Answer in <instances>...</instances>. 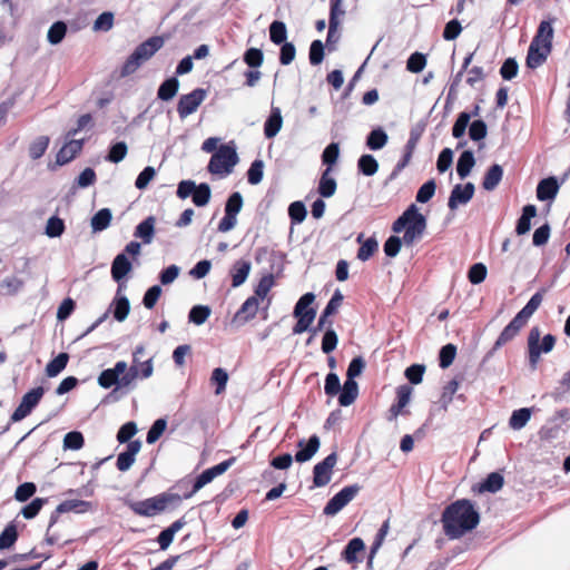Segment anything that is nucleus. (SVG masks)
<instances>
[{"instance_id": "obj_30", "label": "nucleus", "mask_w": 570, "mask_h": 570, "mask_svg": "<svg viewBox=\"0 0 570 570\" xmlns=\"http://www.w3.org/2000/svg\"><path fill=\"white\" fill-rule=\"evenodd\" d=\"M112 213L109 208H101L94 214L90 220L92 233H100L107 229L111 223Z\"/></svg>"}, {"instance_id": "obj_23", "label": "nucleus", "mask_w": 570, "mask_h": 570, "mask_svg": "<svg viewBox=\"0 0 570 570\" xmlns=\"http://www.w3.org/2000/svg\"><path fill=\"white\" fill-rule=\"evenodd\" d=\"M83 141L71 139L67 144H65L56 156V164L58 166H63L71 161L76 155L82 149Z\"/></svg>"}, {"instance_id": "obj_56", "label": "nucleus", "mask_w": 570, "mask_h": 570, "mask_svg": "<svg viewBox=\"0 0 570 570\" xmlns=\"http://www.w3.org/2000/svg\"><path fill=\"white\" fill-rule=\"evenodd\" d=\"M456 355V346L452 343L445 344L439 352V366L448 368L454 361Z\"/></svg>"}, {"instance_id": "obj_28", "label": "nucleus", "mask_w": 570, "mask_h": 570, "mask_svg": "<svg viewBox=\"0 0 570 570\" xmlns=\"http://www.w3.org/2000/svg\"><path fill=\"white\" fill-rule=\"evenodd\" d=\"M387 141V132L382 127H376L367 134L365 145L370 150L376 151L384 148Z\"/></svg>"}, {"instance_id": "obj_53", "label": "nucleus", "mask_w": 570, "mask_h": 570, "mask_svg": "<svg viewBox=\"0 0 570 570\" xmlns=\"http://www.w3.org/2000/svg\"><path fill=\"white\" fill-rule=\"evenodd\" d=\"M379 248V243L374 236L365 239L357 250V258L362 262L368 261Z\"/></svg>"}, {"instance_id": "obj_16", "label": "nucleus", "mask_w": 570, "mask_h": 570, "mask_svg": "<svg viewBox=\"0 0 570 570\" xmlns=\"http://www.w3.org/2000/svg\"><path fill=\"white\" fill-rule=\"evenodd\" d=\"M321 446V440L316 434L309 436L306 441L301 439L297 442L298 451L295 453V461L298 463H305L309 461L318 451Z\"/></svg>"}, {"instance_id": "obj_44", "label": "nucleus", "mask_w": 570, "mask_h": 570, "mask_svg": "<svg viewBox=\"0 0 570 570\" xmlns=\"http://www.w3.org/2000/svg\"><path fill=\"white\" fill-rule=\"evenodd\" d=\"M67 23L62 20L53 22L47 33V40L50 45H59L67 33Z\"/></svg>"}, {"instance_id": "obj_14", "label": "nucleus", "mask_w": 570, "mask_h": 570, "mask_svg": "<svg viewBox=\"0 0 570 570\" xmlns=\"http://www.w3.org/2000/svg\"><path fill=\"white\" fill-rule=\"evenodd\" d=\"M343 294L338 289H336L332 295L331 299L327 302L322 314L320 315L317 325L311 330V333H313V335H316L320 331H322L323 328H327V326H330L331 321H328V317L337 312L338 307L343 302Z\"/></svg>"}, {"instance_id": "obj_47", "label": "nucleus", "mask_w": 570, "mask_h": 570, "mask_svg": "<svg viewBox=\"0 0 570 570\" xmlns=\"http://www.w3.org/2000/svg\"><path fill=\"white\" fill-rule=\"evenodd\" d=\"M18 530L13 522H10L0 534V550L11 548L18 540Z\"/></svg>"}, {"instance_id": "obj_36", "label": "nucleus", "mask_w": 570, "mask_h": 570, "mask_svg": "<svg viewBox=\"0 0 570 570\" xmlns=\"http://www.w3.org/2000/svg\"><path fill=\"white\" fill-rule=\"evenodd\" d=\"M527 323L528 321L517 313L512 321L501 331V345L511 341Z\"/></svg>"}, {"instance_id": "obj_48", "label": "nucleus", "mask_w": 570, "mask_h": 570, "mask_svg": "<svg viewBox=\"0 0 570 570\" xmlns=\"http://www.w3.org/2000/svg\"><path fill=\"white\" fill-rule=\"evenodd\" d=\"M210 308L207 305H195L188 313V321L195 325H203L210 316Z\"/></svg>"}, {"instance_id": "obj_59", "label": "nucleus", "mask_w": 570, "mask_h": 570, "mask_svg": "<svg viewBox=\"0 0 570 570\" xmlns=\"http://www.w3.org/2000/svg\"><path fill=\"white\" fill-rule=\"evenodd\" d=\"M264 177V161L262 159H255L249 169L247 170V181L250 185H257L263 180Z\"/></svg>"}, {"instance_id": "obj_15", "label": "nucleus", "mask_w": 570, "mask_h": 570, "mask_svg": "<svg viewBox=\"0 0 570 570\" xmlns=\"http://www.w3.org/2000/svg\"><path fill=\"white\" fill-rule=\"evenodd\" d=\"M551 51L552 49L549 47H544L543 45L531 40L525 58L527 68L534 70L542 66L547 61Z\"/></svg>"}, {"instance_id": "obj_63", "label": "nucleus", "mask_w": 570, "mask_h": 570, "mask_svg": "<svg viewBox=\"0 0 570 570\" xmlns=\"http://www.w3.org/2000/svg\"><path fill=\"white\" fill-rule=\"evenodd\" d=\"M127 153V144L125 141H117L110 147L106 159L110 163L118 164L126 157Z\"/></svg>"}, {"instance_id": "obj_4", "label": "nucleus", "mask_w": 570, "mask_h": 570, "mask_svg": "<svg viewBox=\"0 0 570 570\" xmlns=\"http://www.w3.org/2000/svg\"><path fill=\"white\" fill-rule=\"evenodd\" d=\"M181 497L177 493L163 492L158 495L141 500H127L125 504L137 515L155 517L166 510L173 502H180Z\"/></svg>"}, {"instance_id": "obj_13", "label": "nucleus", "mask_w": 570, "mask_h": 570, "mask_svg": "<svg viewBox=\"0 0 570 570\" xmlns=\"http://www.w3.org/2000/svg\"><path fill=\"white\" fill-rule=\"evenodd\" d=\"M561 184L556 176H549L540 179L535 189L537 199L551 204L556 199ZM549 209L550 205H548V210Z\"/></svg>"}, {"instance_id": "obj_17", "label": "nucleus", "mask_w": 570, "mask_h": 570, "mask_svg": "<svg viewBox=\"0 0 570 570\" xmlns=\"http://www.w3.org/2000/svg\"><path fill=\"white\" fill-rule=\"evenodd\" d=\"M474 195V185L466 183L465 185H455L451 190L448 206L450 209H455L460 204H466Z\"/></svg>"}, {"instance_id": "obj_9", "label": "nucleus", "mask_w": 570, "mask_h": 570, "mask_svg": "<svg viewBox=\"0 0 570 570\" xmlns=\"http://www.w3.org/2000/svg\"><path fill=\"white\" fill-rule=\"evenodd\" d=\"M208 90L196 88L189 94L181 95L177 102V112L180 119H185L196 112L198 107L207 98Z\"/></svg>"}, {"instance_id": "obj_27", "label": "nucleus", "mask_w": 570, "mask_h": 570, "mask_svg": "<svg viewBox=\"0 0 570 570\" xmlns=\"http://www.w3.org/2000/svg\"><path fill=\"white\" fill-rule=\"evenodd\" d=\"M155 223L154 216L146 217L136 226L134 236L140 238L144 244H150L155 235Z\"/></svg>"}, {"instance_id": "obj_25", "label": "nucleus", "mask_w": 570, "mask_h": 570, "mask_svg": "<svg viewBox=\"0 0 570 570\" xmlns=\"http://www.w3.org/2000/svg\"><path fill=\"white\" fill-rule=\"evenodd\" d=\"M283 117L278 107L272 106L271 114L264 124V135L266 138L275 137L282 129Z\"/></svg>"}, {"instance_id": "obj_21", "label": "nucleus", "mask_w": 570, "mask_h": 570, "mask_svg": "<svg viewBox=\"0 0 570 570\" xmlns=\"http://www.w3.org/2000/svg\"><path fill=\"white\" fill-rule=\"evenodd\" d=\"M538 214L537 206L533 204H527L522 207L521 215L517 219L515 234L522 236L531 230V219Z\"/></svg>"}, {"instance_id": "obj_39", "label": "nucleus", "mask_w": 570, "mask_h": 570, "mask_svg": "<svg viewBox=\"0 0 570 570\" xmlns=\"http://www.w3.org/2000/svg\"><path fill=\"white\" fill-rule=\"evenodd\" d=\"M421 130L412 129L410 138L405 145V151L401 160H399V169H404L412 158V154L421 138Z\"/></svg>"}, {"instance_id": "obj_49", "label": "nucleus", "mask_w": 570, "mask_h": 570, "mask_svg": "<svg viewBox=\"0 0 570 570\" xmlns=\"http://www.w3.org/2000/svg\"><path fill=\"white\" fill-rule=\"evenodd\" d=\"M228 373L223 367H216L213 370L210 375V383L216 385L215 394L219 395L226 390L228 382Z\"/></svg>"}, {"instance_id": "obj_37", "label": "nucleus", "mask_w": 570, "mask_h": 570, "mask_svg": "<svg viewBox=\"0 0 570 570\" xmlns=\"http://www.w3.org/2000/svg\"><path fill=\"white\" fill-rule=\"evenodd\" d=\"M547 292L546 288H540L535 292L527 304L518 312L524 320L529 321L530 317L535 313L542 303L543 294Z\"/></svg>"}, {"instance_id": "obj_52", "label": "nucleus", "mask_w": 570, "mask_h": 570, "mask_svg": "<svg viewBox=\"0 0 570 570\" xmlns=\"http://www.w3.org/2000/svg\"><path fill=\"white\" fill-rule=\"evenodd\" d=\"M65 228L63 219L53 215L47 220L45 234L50 238H57L63 234Z\"/></svg>"}, {"instance_id": "obj_45", "label": "nucleus", "mask_w": 570, "mask_h": 570, "mask_svg": "<svg viewBox=\"0 0 570 570\" xmlns=\"http://www.w3.org/2000/svg\"><path fill=\"white\" fill-rule=\"evenodd\" d=\"M269 39L274 45H282L287 42V28L285 22L281 20H274L269 24Z\"/></svg>"}, {"instance_id": "obj_20", "label": "nucleus", "mask_w": 570, "mask_h": 570, "mask_svg": "<svg viewBox=\"0 0 570 570\" xmlns=\"http://www.w3.org/2000/svg\"><path fill=\"white\" fill-rule=\"evenodd\" d=\"M554 21H556L554 17L549 18L547 20H542L538 26L535 35L532 38V41H537L538 43L552 49L553 48L552 41H553V36H554V29L552 27V23Z\"/></svg>"}, {"instance_id": "obj_55", "label": "nucleus", "mask_w": 570, "mask_h": 570, "mask_svg": "<svg viewBox=\"0 0 570 570\" xmlns=\"http://www.w3.org/2000/svg\"><path fill=\"white\" fill-rule=\"evenodd\" d=\"M167 428V420L164 417H159L149 428L147 435H146V442L148 444H154L156 441L159 440V438L163 435Z\"/></svg>"}, {"instance_id": "obj_19", "label": "nucleus", "mask_w": 570, "mask_h": 570, "mask_svg": "<svg viewBox=\"0 0 570 570\" xmlns=\"http://www.w3.org/2000/svg\"><path fill=\"white\" fill-rule=\"evenodd\" d=\"M258 311V298L256 296L248 297L236 312L233 317V323L244 325L255 317Z\"/></svg>"}, {"instance_id": "obj_64", "label": "nucleus", "mask_w": 570, "mask_h": 570, "mask_svg": "<svg viewBox=\"0 0 570 570\" xmlns=\"http://www.w3.org/2000/svg\"><path fill=\"white\" fill-rule=\"evenodd\" d=\"M436 184L434 179L425 181L417 190L415 199L417 203H428L435 194Z\"/></svg>"}, {"instance_id": "obj_3", "label": "nucleus", "mask_w": 570, "mask_h": 570, "mask_svg": "<svg viewBox=\"0 0 570 570\" xmlns=\"http://www.w3.org/2000/svg\"><path fill=\"white\" fill-rule=\"evenodd\" d=\"M165 40L160 36H153L138 45L121 67V76L126 77L135 71L158 50L163 48Z\"/></svg>"}, {"instance_id": "obj_2", "label": "nucleus", "mask_w": 570, "mask_h": 570, "mask_svg": "<svg viewBox=\"0 0 570 570\" xmlns=\"http://www.w3.org/2000/svg\"><path fill=\"white\" fill-rule=\"evenodd\" d=\"M138 379V366L130 365L125 361H118L112 367L102 370L97 377L100 387L108 390L114 387L108 397L115 396L118 392L127 394L136 387Z\"/></svg>"}, {"instance_id": "obj_7", "label": "nucleus", "mask_w": 570, "mask_h": 570, "mask_svg": "<svg viewBox=\"0 0 570 570\" xmlns=\"http://www.w3.org/2000/svg\"><path fill=\"white\" fill-rule=\"evenodd\" d=\"M426 217L420 213L415 204H411L401 216H399L393 225L392 230L394 233H401L403 229H416L425 232L426 229Z\"/></svg>"}, {"instance_id": "obj_18", "label": "nucleus", "mask_w": 570, "mask_h": 570, "mask_svg": "<svg viewBox=\"0 0 570 570\" xmlns=\"http://www.w3.org/2000/svg\"><path fill=\"white\" fill-rule=\"evenodd\" d=\"M124 285L119 284L117 295L110 304L112 316L117 322H124L130 312V302L127 296L120 295Z\"/></svg>"}, {"instance_id": "obj_32", "label": "nucleus", "mask_w": 570, "mask_h": 570, "mask_svg": "<svg viewBox=\"0 0 570 570\" xmlns=\"http://www.w3.org/2000/svg\"><path fill=\"white\" fill-rule=\"evenodd\" d=\"M338 403L341 406H350L356 400L358 395L357 382L345 381L341 391L338 392Z\"/></svg>"}, {"instance_id": "obj_33", "label": "nucleus", "mask_w": 570, "mask_h": 570, "mask_svg": "<svg viewBox=\"0 0 570 570\" xmlns=\"http://www.w3.org/2000/svg\"><path fill=\"white\" fill-rule=\"evenodd\" d=\"M330 174H331V168H326L322 173V176L318 181L317 191L324 198L332 197L335 194L336 188H337L335 178L331 177Z\"/></svg>"}, {"instance_id": "obj_29", "label": "nucleus", "mask_w": 570, "mask_h": 570, "mask_svg": "<svg viewBox=\"0 0 570 570\" xmlns=\"http://www.w3.org/2000/svg\"><path fill=\"white\" fill-rule=\"evenodd\" d=\"M475 494L485 492L495 493L499 491V471L491 472L483 481L475 483L471 488Z\"/></svg>"}, {"instance_id": "obj_61", "label": "nucleus", "mask_w": 570, "mask_h": 570, "mask_svg": "<svg viewBox=\"0 0 570 570\" xmlns=\"http://www.w3.org/2000/svg\"><path fill=\"white\" fill-rule=\"evenodd\" d=\"M340 156L338 142L328 144L322 153V163L332 169Z\"/></svg>"}, {"instance_id": "obj_58", "label": "nucleus", "mask_w": 570, "mask_h": 570, "mask_svg": "<svg viewBox=\"0 0 570 570\" xmlns=\"http://www.w3.org/2000/svg\"><path fill=\"white\" fill-rule=\"evenodd\" d=\"M338 344V336L336 332L332 327V322H330V326H327L323 338H322V351L325 354H330L333 352Z\"/></svg>"}, {"instance_id": "obj_41", "label": "nucleus", "mask_w": 570, "mask_h": 570, "mask_svg": "<svg viewBox=\"0 0 570 570\" xmlns=\"http://www.w3.org/2000/svg\"><path fill=\"white\" fill-rule=\"evenodd\" d=\"M379 161L371 154H364L357 160L358 171L367 177L375 175L379 170Z\"/></svg>"}, {"instance_id": "obj_10", "label": "nucleus", "mask_w": 570, "mask_h": 570, "mask_svg": "<svg viewBox=\"0 0 570 570\" xmlns=\"http://www.w3.org/2000/svg\"><path fill=\"white\" fill-rule=\"evenodd\" d=\"M360 490L361 487L356 483L344 487L327 501L326 505L324 507L323 513L325 515L337 514L356 497Z\"/></svg>"}, {"instance_id": "obj_12", "label": "nucleus", "mask_w": 570, "mask_h": 570, "mask_svg": "<svg viewBox=\"0 0 570 570\" xmlns=\"http://www.w3.org/2000/svg\"><path fill=\"white\" fill-rule=\"evenodd\" d=\"M337 462L336 452H332L313 468V484L316 488L327 485L332 479L333 468Z\"/></svg>"}, {"instance_id": "obj_5", "label": "nucleus", "mask_w": 570, "mask_h": 570, "mask_svg": "<svg viewBox=\"0 0 570 570\" xmlns=\"http://www.w3.org/2000/svg\"><path fill=\"white\" fill-rule=\"evenodd\" d=\"M540 336L541 331L538 326H533L528 334V361L532 371L537 370L541 355L550 353L557 342L553 334H546L542 338Z\"/></svg>"}, {"instance_id": "obj_42", "label": "nucleus", "mask_w": 570, "mask_h": 570, "mask_svg": "<svg viewBox=\"0 0 570 570\" xmlns=\"http://www.w3.org/2000/svg\"><path fill=\"white\" fill-rule=\"evenodd\" d=\"M91 509V503L85 500H66L58 504V512L86 513Z\"/></svg>"}, {"instance_id": "obj_46", "label": "nucleus", "mask_w": 570, "mask_h": 570, "mask_svg": "<svg viewBox=\"0 0 570 570\" xmlns=\"http://www.w3.org/2000/svg\"><path fill=\"white\" fill-rule=\"evenodd\" d=\"M212 197V189L207 183H200L195 189L191 200L197 207L206 206Z\"/></svg>"}, {"instance_id": "obj_43", "label": "nucleus", "mask_w": 570, "mask_h": 570, "mask_svg": "<svg viewBox=\"0 0 570 570\" xmlns=\"http://www.w3.org/2000/svg\"><path fill=\"white\" fill-rule=\"evenodd\" d=\"M295 318H297V322L296 324L293 326V334H302L306 331H309L311 332V325L312 323L314 322L315 317H316V309L315 308H309L307 309L304 314H302L301 316H294Z\"/></svg>"}, {"instance_id": "obj_34", "label": "nucleus", "mask_w": 570, "mask_h": 570, "mask_svg": "<svg viewBox=\"0 0 570 570\" xmlns=\"http://www.w3.org/2000/svg\"><path fill=\"white\" fill-rule=\"evenodd\" d=\"M531 414V407H520L514 410L509 419V426L514 431L523 429L530 421Z\"/></svg>"}, {"instance_id": "obj_1", "label": "nucleus", "mask_w": 570, "mask_h": 570, "mask_svg": "<svg viewBox=\"0 0 570 570\" xmlns=\"http://www.w3.org/2000/svg\"><path fill=\"white\" fill-rule=\"evenodd\" d=\"M441 522L444 534L449 539L455 540L478 527L480 513L471 500L459 499L445 507Z\"/></svg>"}, {"instance_id": "obj_6", "label": "nucleus", "mask_w": 570, "mask_h": 570, "mask_svg": "<svg viewBox=\"0 0 570 570\" xmlns=\"http://www.w3.org/2000/svg\"><path fill=\"white\" fill-rule=\"evenodd\" d=\"M238 163V155L235 147L222 145L210 157L207 169L213 175L222 177L232 174L233 168Z\"/></svg>"}, {"instance_id": "obj_62", "label": "nucleus", "mask_w": 570, "mask_h": 570, "mask_svg": "<svg viewBox=\"0 0 570 570\" xmlns=\"http://www.w3.org/2000/svg\"><path fill=\"white\" fill-rule=\"evenodd\" d=\"M83 443V435L79 431H70L63 436V448L67 450H80Z\"/></svg>"}, {"instance_id": "obj_38", "label": "nucleus", "mask_w": 570, "mask_h": 570, "mask_svg": "<svg viewBox=\"0 0 570 570\" xmlns=\"http://www.w3.org/2000/svg\"><path fill=\"white\" fill-rule=\"evenodd\" d=\"M547 292L546 288H540L535 292L527 304L518 312L524 320L529 321L530 317L535 313L542 303L543 294Z\"/></svg>"}, {"instance_id": "obj_8", "label": "nucleus", "mask_w": 570, "mask_h": 570, "mask_svg": "<svg viewBox=\"0 0 570 570\" xmlns=\"http://www.w3.org/2000/svg\"><path fill=\"white\" fill-rule=\"evenodd\" d=\"M235 462V458H229L212 468L204 470L194 481L193 488L189 492L185 493L181 499H190L206 484L210 483L216 476L225 473L232 464Z\"/></svg>"}, {"instance_id": "obj_50", "label": "nucleus", "mask_w": 570, "mask_h": 570, "mask_svg": "<svg viewBox=\"0 0 570 570\" xmlns=\"http://www.w3.org/2000/svg\"><path fill=\"white\" fill-rule=\"evenodd\" d=\"M49 141L50 139L48 136H39L36 138L29 146L30 158L33 160L41 158L49 146Z\"/></svg>"}, {"instance_id": "obj_35", "label": "nucleus", "mask_w": 570, "mask_h": 570, "mask_svg": "<svg viewBox=\"0 0 570 570\" xmlns=\"http://www.w3.org/2000/svg\"><path fill=\"white\" fill-rule=\"evenodd\" d=\"M364 549V541L361 538H353L348 541L342 551V558L347 563H354L357 561V553L362 552Z\"/></svg>"}, {"instance_id": "obj_31", "label": "nucleus", "mask_w": 570, "mask_h": 570, "mask_svg": "<svg viewBox=\"0 0 570 570\" xmlns=\"http://www.w3.org/2000/svg\"><path fill=\"white\" fill-rule=\"evenodd\" d=\"M475 164L474 154L472 150H464L459 156L456 161V173L461 179L466 178Z\"/></svg>"}, {"instance_id": "obj_40", "label": "nucleus", "mask_w": 570, "mask_h": 570, "mask_svg": "<svg viewBox=\"0 0 570 570\" xmlns=\"http://www.w3.org/2000/svg\"><path fill=\"white\" fill-rule=\"evenodd\" d=\"M69 361V354L66 352L59 353L55 358H52L46 365V374L49 377H56L59 375L67 366Z\"/></svg>"}, {"instance_id": "obj_22", "label": "nucleus", "mask_w": 570, "mask_h": 570, "mask_svg": "<svg viewBox=\"0 0 570 570\" xmlns=\"http://www.w3.org/2000/svg\"><path fill=\"white\" fill-rule=\"evenodd\" d=\"M131 269L132 265L127 255L119 253L111 263V277L115 282L120 284V281H122Z\"/></svg>"}, {"instance_id": "obj_26", "label": "nucleus", "mask_w": 570, "mask_h": 570, "mask_svg": "<svg viewBox=\"0 0 570 570\" xmlns=\"http://www.w3.org/2000/svg\"><path fill=\"white\" fill-rule=\"evenodd\" d=\"M180 82L176 76L165 79L157 89V98L161 101H170L178 94Z\"/></svg>"}, {"instance_id": "obj_57", "label": "nucleus", "mask_w": 570, "mask_h": 570, "mask_svg": "<svg viewBox=\"0 0 570 570\" xmlns=\"http://www.w3.org/2000/svg\"><path fill=\"white\" fill-rule=\"evenodd\" d=\"M471 114L462 111L458 115L456 120L452 127V136L454 138H461L464 136L466 128L470 126Z\"/></svg>"}, {"instance_id": "obj_51", "label": "nucleus", "mask_w": 570, "mask_h": 570, "mask_svg": "<svg viewBox=\"0 0 570 570\" xmlns=\"http://www.w3.org/2000/svg\"><path fill=\"white\" fill-rule=\"evenodd\" d=\"M288 216L293 225L303 223L307 216V209L303 202L296 200L288 206Z\"/></svg>"}, {"instance_id": "obj_60", "label": "nucleus", "mask_w": 570, "mask_h": 570, "mask_svg": "<svg viewBox=\"0 0 570 570\" xmlns=\"http://www.w3.org/2000/svg\"><path fill=\"white\" fill-rule=\"evenodd\" d=\"M324 49H325V46L320 39L312 41V43L309 46V52H308V59H309V63L312 66H317V65L322 63V61L324 60V56H325Z\"/></svg>"}, {"instance_id": "obj_11", "label": "nucleus", "mask_w": 570, "mask_h": 570, "mask_svg": "<svg viewBox=\"0 0 570 570\" xmlns=\"http://www.w3.org/2000/svg\"><path fill=\"white\" fill-rule=\"evenodd\" d=\"M45 389L38 386L28 391L21 399V402L11 414V422H19L28 416L32 410L38 405L43 396Z\"/></svg>"}, {"instance_id": "obj_54", "label": "nucleus", "mask_w": 570, "mask_h": 570, "mask_svg": "<svg viewBox=\"0 0 570 570\" xmlns=\"http://www.w3.org/2000/svg\"><path fill=\"white\" fill-rule=\"evenodd\" d=\"M551 235V226L548 222L542 224L541 226L537 227L532 234V245L534 247H542L544 246Z\"/></svg>"}, {"instance_id": "obj_24", "label": "nucleus", "mask_w": 570, "mask_h": 570, "mask_svg": "<svg viewBox=\"0 0 570 570\" xmlns=\"http://www.w3.org/2000/svg\"><path fill=\"white\" fill-rule=\"evenodd\" d=\"M252 264L249 261L238 259L236 261L230 268V277H232V286L234 288L243 285L249 273H250Z\"/></svg>"}]
</instances>
